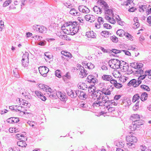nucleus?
Here are the masks:
<instances>
[{
  "label": "nucleus",
  "mask_w": 151,
  "mask_h": 151,
  "mask_svg": "<svg viewBox=\"0 0 151 151\" xmlns=\"http://www.w3.org/2000/svg\"><path fill=\"white\" fill-rule=\"evenodd\" d=\"M114 87L109 85L107 89L103 88L102 90H97L93 93V98L95 100L93 104V106L99 107L104 106L108 96L111 94Z\"/></svg>",
  "instance_id": "1"
},
{
  "label": "nucleus",
  "mask_w": 151,
  "mask_h": 151,
  "mask_svg": "<svg viewBox=\"0 0 151 151\" xmlns=\"http://www.w3.org/2000/svg\"><path fill=\"white\" fill-rule=\"evenodd\" d=\"M80 25L76 22H69L65 23L61 27V29L65 34L74 35L79 29Z\"/></svg>",
  "instance_id": "2"
},
{
  "label": "nucleus",
  "mask_w": 151,
  "mask_h": 151,
  "mask_svg": "<svg viewBox=\"0 0 151 151\" xmlns=\"http://www.w3.org/2000/svg\"><path fill=\"white\" fill-rule=\"evenodd\" d=\"M97 3L99 4L98 6H95L93 8V11L96 14H100L104 9L109 8L108 4L104 1L98 0Z\"/></svg>",
  "instance_id": "3"
},
{
  "label": "nucleus",
  "mask_w": 151,
  "mask_h": 151,
  "mask_svg": "<svg viewBox=\"0 0 151 151\" xmlns=\"http://www.w3.org/2000/svg\"><path fill=\"white\" fill-rule=\"evenodd\" d=\"M108 8H109L105 9H104L105 12V18L110 23L114 24L116 21L113 18L114 16L113 12L112 9Z\"/></svg>",
  "instance_id": "4"
},
{
  "label": "nucleus",
  "mask_w": 151,
  "mask_h": 151,
  "mask_svg": "<svg viewBox=\"0 0 151 151\" xmlns=\"http://www.w3.org/2000/svg\"><path fill=\"white\" fill-rule=\"evenodd\" d=\"M126 140L128 143H127V147L129 149L134 148L135 145V144L137 141V138L136 137L132 135H128L126 137Z\"/></svg>",
  "instance_id": "5"
},
{
  "label": "nucleus",
  "mask_w": 151,
  "mask_h": 151,
  "mask_svg": "<svg viewBox=\"0 0 151 151\" xmlns=\"http://www.w3.org/2000/svg\"><path fill=\"white\" fill-rule=\"evenodd\" d=\"M121 61L118 59H111L109 62V64L110 67L114 69H116L120 67Z\"/></svg>",
  "instance_id": "6"
},
{
  "label": "nucleus",
  "mask_w": 151,
  "mask_h": 151,
  "mask_svg": "<svg viewBox=\"0 0 151 151\" xmlns=\"http://www.w3.org/2000/svg\"><path fill=\"white\" fill-rule=\"evenodd\" d=\"M32 28L35 31L42 34L45 33L47 31V28L42 25L35 24Z\"/></svg>",
  "instance_id": "7"
},
{
  "label": "nucleus",
  "mask_w": 151,
  "mask_h": 151,
  "mask_svg": "<svg viewBox=\"0 0 151 151\" xmlns=\"http://www.w3.org/2000/svg\"><path fill=\"white\" fill-rule=\"evenodd\" d=\"M89 100H83L81 101L78 103L79 107L82 108V109L84 111L88 110L90 109L89 107Z\"/></svg>",
  "instance_id": "8"
},
{
  "label": "nucleus",
  "mask_w": 151,
  "mask_h": 151,
  "mask_svg": "<svg viewBox=\"0 0 151 151\" xmlns=\"http://www.w3.org/2000/svg\"><path fill=\"white\" fill-rule=\"evenodd\" d=\"M29 54L28 52L24 54L22 60V65L24 67H27L29 63Z\"/></svg>",
  "instance_id": "9"
},
{
  "label": "nucleus",
  "mask_w": 151,
  "mask_h": 151,
  "mask_svg": "<svg viewBox=\"0 0 151 151\" xmlns=\"http://www.w3.org/2000/svg\"><path fill=\"white\" fill-rule=\"evenodd\" d=\"M78 68L80 71V73L79 74L80 77L83 78L87 76L88 74V72L84 69L83 67L81 66L80 65H79L78 66Z\"/></svg>",
  "instance_id": "10"
},
{
  "label": "nucleus",
  "mask_w": 151,
  "mask_h": 151,
  "mask_svg": "<svg viewBox=\"0 0 151 151\" xmlns=\"http://www.w3.org/2000/svg\"><path fill=\"white\" fill-rule=\"evenodd\" d=\"M38 69L40 74L44 77L47 76V74L49 71L48 68L45 66L40 67Z\"/></svg>",
  "instance_id": "11"
},
{
  "label": "nucleus",
  "mask_w": 151,
  "mask_h": 151,
  "mask_svg": "<svg viewBox=\"0 0 151 151\" xmlns=\"http://www.w3.org/2000/svg\"><path fill=\"white\" fill-rule=\"evenodd\" d=\"M119 103H120L123 106H127L131 104V101L126 97H124L119 100Z\"/></svg>",
  "instance_id": "12"
},
{
  "label": "nucleus",
  "mask_w": 151,
  "mask_h": 151,
  "mask_svg": "<svg viewBox=\"0 0 151 151\" xmlns=\"http://www.w3.org/2000/svg\"><path fill=\"white\" fill-rule=\"evenodd\" d=\"M142 83L140 80H136L135 79H133L131 80L128 83L129 86H132L134 87L139 86Z\"/></svg>",
  "instance_id": "13"
},
{
  "label": "nucleus",
  "mask_w": 151,
  "mask_h": 151,
  "mask_svg": "<svg viewBox=\"0 0 151 151\" xmlns=\"http://www.w3.org/2000/svg\"><path fill=\"white\" fill-rule=\"evenodd\" d=\"M129 67V65L128 63L124 61H121L120 67L119 68L121 69V70L122 72H124L127 71Z\"/></svg>",
  "instance_id": "14"
},
{
  "label": "nucleus",
  "mask_w": 151,
  "mask_h": 151,
  "mask_svg": "<svg viewBox=\"0 0 151 151\" xmlns=\"http://www.w3.org/2000/svg\"><path fill=\"white\" fill-rule=\"evenodd\" d=\"M17 112H19L20 114H28V116H29V115L31 116V114L30 113L26 112L27 111V110L23 107L17 106Z\"/></svg>",
  "instance_id": "15"
},
{
  "label": "nucleus",
  "mask_w": 151,
  "mask_h": 151,
  "mask_svg": "<svg viewBox=\"0 0 151 151\" xmlns=\"http://www.w3.org/2000/svg\"><path fill=\"white\" fill-rule=\"evenodd\" d=\"M86 81L88 83L94 85L98 82V80L95 77L91 75H89L88 76Z\"/></svg>",
  "instance_id": "16"
},
{
  "label": "nucleus",
  "mask_w": 151,
  "mask_h": 151,
  "mask_svg": "<svg viewBox=\"0 0 151 151\" xmlns=\"http://www.w3.org/2000/svg\"><path fill=\"white\" fill-rule=\"evenodd\" d=\"M117 104V102L115 101L114 100H109V97L108 96V98L106 99V101L104 106H107V108H108V106L112 105L115 106H116Z\"/></svg>",
  "instance_id": "17"
},
{
  "label": "nucleus",
  "mask_w": 151,
  "mask_h": 151,
  "mask_svg": "<svg viewBox=\"0 0 151 151\" xmlns=\"http://www.w3.org/2000/svg\"><path fill=\"white\" fill-rule=\"evenodd\" d=\"M78 9L80 12L84 13H88L90 11L89 9L86 6H80L78 7Z\"/></svg>",
  "instance_id": "18"
},
{
  "label": "nucleus",
  "mask_w": 151,
  "mask_h": 151,
  "mask_svg": "<svg viewBox=\"0 0 151 151\" xmlns=\"http://www.w3.org/2000/svg\"><path fill=\"white\" fill-rule=\"evenodd\" d=\"M85 18L86 21L91 22H93L95 20V16L92 15H87L85 16Z\"/></svg>",
  "instance_id": "19"
},
{
  "label": "nucleus",
  "mask_w": 151,
  "mask_h": 151,
  "mask_svg": "<svg viewBox=\"0 0 151 151\" xmlns=\"http://www.w3.org/2000/svg\"><path fill=\"white\" fill-rule=\"evenodd\" d=\"M96 35L93 31L87 32L86 33V36L88 38H95L96 37Z\"/></svg>",
  "instance_id": "20"
},
{
  "label": "nucleus",
  "mask_w": 151,
  "mask_h": 151,
  "mask_svg": "<svg viewBox=\"0 0 151 151\" xmlns=\"http://www.w3.org/2000/svg\"><path fill=\"white\" fill-rule=\"evenodd\" d=\"M48 90V91H47V92H48L47 94L49 97L52 99L56 98L57 96V92L54 93L52 92V89L50 88H49Z\"/></svg>",
  "instance_id": "21"
},
{
  "label": "nucleus",
  "mask_w": 151,
  "mask_h": 151,
  "mask_svg": "<svg viewBox=\"0 0 151 151\" xmlns=\"http://www.w3.org/2000/svg\"><path fill=\"white\" fill-rule=\"evenodd\" d=\"M57 96L62 101H65L66 99L65 95L60 91L57 92Z\"/></svg>",
  "instance_id": "22"
},
{
  "label": "nucleus",
  "mask_w": 151,
  "mask_h": 151,
  "mask_svg": "<svg viewBox=\"0 0 151 151\" xmlns=\"http://www.w3.org/2000/svg\"><path fill=\"white\" fill-rule=\"evenodd\" d=\"M78 87L79 89L86 90L88 88L87 84L84 83L80 82L78 85Z\"/></svg>",
  "instance_id": "23"
},
{
  "label": "nucleus",
  "mask_w": 151,
  "mask_h": 151,
  "mask_svg": "<svg viewBox=\"0 0 151 151\" xmlns=\"http://www.w3.org/2000/svg\"><path fill=\"white\" fill-rule=\"evenodd\" d=\"M132 122L135 125V126H137V128L139 127L140 126L143 125L144 122L143 120L139 119Z\"/></svg>",
  "instance_id": "24"
},
{
  "label": "nucleus",
  "mask_w": 151,
  "mask_h": 151,
  "mask_svg": "<svg viewBox=\"0 0 151 151\" xmlns=\"http://www.w3.org/2000/svg\"><path fill=\"white\" fill-rule=\"evenodd\" d=\"M112 77L110 75H104L102 76V79L104 81H110L112 78Z\"/></svg>",
  "instance_id": "25"
},
{
  "label": "nucleus",
  "mask_w": 151,
  "mask_h": 151,
  "mask_svg": "<svg viewBox=\"0 0 151 151\" xmlns=\"http://www.w3.org/2000/svg\"><path fill=\"white\" fill-rule=\"evenodd\" d=\"M66 91L67 94L71 98H74V96H75V95H74V92L69 88H68L66 89Z\"/></svg>",
  "instance_id": "26"
},
{
  "label": "nucleus",
  "mask_w": 151,
  "mask_h": 151,
  "mask_svg": "<svg viewBox=\"0 0 151 151\" xmlns=\"http://www.w3.org/2000/svg\"><path fill=\"white\" fill-rule=\"evenodd\" d=\"M79 99L85 100V99L87 100H89L88 98L87 99V95L86 94V93L81 91V93H80V95L78 96Z\"/></svg>",
  "instance_id": "27"
},
{
  "label": "nucleus",
  "mask_w": 151,
  "mask_h": 151,
  "mask_svg": "<svg viewBox=\"0 0 151 151\" xmlns=\"http://www.w3.org/2000/svg\"><path fill=\"white\" fill-rule=\"evenodd\" d=\"M140 116L138 114H133L132 115L130 119L133 122L140 119Z\"/></svg>",
  "instance_id": "28"
},
{
  "label": "nucleus",
  "mask_w": 151,
  "mask_h": 151,
  "mask_svg": "<svg viewBox=\"0 0 151 151\" xmlns=\"http://www.w3.org/2000/svg\"><path fill=\"white\" fill-rule=\"evenodd\" d=\"M133 0H127L126 1L122 2L121 4L122 5L131 6L132 4L133 5L134 4L133 3Z\"/></svg>",
  "instance_id": "29"
},
{
  "label": "nucleus",
  "mask_w": 151,
  "mask_h": 151,
  "mask_svg": "<svg viewBox=\"0 0 151 151\" xmlns=\"http://www.w3.org/2000/svg\"><path fill=\"white\" fill-rule=\"evenodd\" d=\"M61 54L65 56V57H67L71 58L72 57V54L66 51H62L61 52Z\"/></svg>",
  "instance_id": "30"
},
{
  "label": "nucleus",
  "mask_w": 151,
  "mask_h": 151,
  "mask_svg": "<svg viewBox=\"0 0 151 151\" xmlns=\"http://www.w3.org/2000/svg\"><path fill=\"white\" fill-rule=\"evenodd\" d=\"M134 20V23L133 24V28L134 29H136L139 26V24L138 22V19L137 17H135Z\"/></svg>",
  "instance_id": "31"
},
{
  "label": "nucleus",
  "mask_w": 151,
  "mask_h": 151,
  "mask_svg": "<svg viewBox=\"0 0 151 151\" xmlns=\"http://www.w3.org/2000/svg\"><path fill=\"white\" fill-rule=\"evenodd\" d=\"M69 13L70 14L74 16H78L80 14V12H77L74 9H71Z\"/></svg>",
  "instance_id": "32"
},
{
  "label": "nucleus",
  "mask_w": 151,
  "mask_h": 151,
  "mask_svg": "<svg viewBox=\"0 0 151 151\" xmlns=\"http://www.w3.org/2000/svg\"><path fill=\"white\" fill-rule=\"evenodd\" d=\"M25 140H23L17 142V145L18 146L22 147H25L27 145V144L25 142Z\"/></svg>",
  "instance_id": "33"
},
{
  "label": "nucleus",
  "mask_w": 151,
  "mask_h": 151,
  "mask_svg": "<svg viewBox=\"0 0 151 151\" xmlns=\"http://www.w3.org/2000/svg\"><path fill=\"white\" fill-rule=\"evenodd\" d=\"M38 86L40 89L45 91L46 92H47L48 88H50L48 86L42 84H40Z\"/></svg>",
  "instance_id": "34"
},
{
  "label": "nucleus",
  "mask_w": 151,
  "mask_h": 151,
  "mask_svg": "<svg viewBox=\"0 0 151 151\" xmlns=\"http://www.w3.org/2000/svg\"><path fill=\"white\" fill-rule=\"evenodd\" d=\"M16 138L18 139L22 140H27L26 137L24 136L22 134H18L16 135Z\"/></svg>",
  "instance_id": "35"
},
{
  "label": "nucleus",
  "mask_w": 151,
  "mask_h": 151,
  "mask_svg": "<svg viewBox=\"0 0 151 151\" xmlns=\"http://www.w3.org/2000/svg\"><path fill=\"white\" fill-rule=\"evenodd\" d=\"M147 97V94L146 92L143 93L140 96V99L142 101H144L146 100Z\"/></svg>",
  "instance_id": "36"
},
{
  "label": "nucleus",
  "mask_w": 151,
  "mask_h": 151,
  "mask_svg": "<svg viewBox=\"0 0 151 151\" xmlns=\"http://www.w3.org/2000/svg\"><path fill=\"white\" fill-rule=\"evenodd\" d=\"M125 32L124 30L121 29L118 30L116 32V34L117 35H119L120 37H123L124 36Z\"/></svg>",
  "instance_id": "37"
},
{
  "label": "nucleus",
  "mask_w": 151,
  "mask_h": 151,
  "mask_svg": "<svg viewBox=\"0 0 151 151\" xmlns=\"http://www.w3.org/2000/svg\"><path fill=\"white\" fill-rule=\"evenodd\" d=\"M140 96L138 94H136L134 95L132 98V101L133 102H135L136 101H137L140 98Z\"/></svg>",
  "instance_id": "38"
},
{
  "label": "nucleus",
  "mask_w": 151,
  "mask_h": 151,
  "mask_svg": "<svg viewBox=\"0 0 151 151\" xmlns=\"http://www.w3.org/2000/svg\"><path fill=\"white\" fill-rule=\"evenodd\" d=\"M101 34L102 36L106 37H109V32L108 31H104L101 32ZM110 34H111V33H110Z\"/></svg>",
  "instance_id": "39"
},
{
  "label": "nucleus",
  "mask_w": 151,
  "mask_h": 151,
  "mask_svg": "<svg viewBox=\"0 0 151 151\" xmlns=\"http://www.w3.org/2000/svg\"><path fill=\"white\" fill-rule=\"evenodd\" d=\"M147 8L146 5H140L139 6V10L141 12H143L144 10L146 9Z\"/></svg>",
  "instance_id": "40"
},
{
  "label": "nucleus",
  "mask_w": 151,
  "mask_h": 151,
  "mask_svg": "<svg viewBox=\"0 0 151 151\" xmlns=\"http://www.w3.org/2000/svg\"><path fill=\"white\" fill-rule=\"evenodd\" d=\"M13 73L15 77L17 78L20 77V75L17 68H16L13 70Z\"/></svg>",
  "instance_id": "41"
},
{
  "label": "nucleus",
  "mask_w": 151,
  "mask_h": 151,
  "mask_svg": "<svg viewBox=\"0 0 151 151\" xmlns=\"http://www.w3.org/2000/svg\"><path fill=\"white\" fill-rule=\"evenodd\" d=\"M71 76L70 75V73L68 72L67 73L65 74L63 76V79L64 81H65L66 79H69L70 78Z\"/></svg>",
  "instance_id": "42"
},
{
  "label": "nucleus",
  "mask_w": 151,
  "mask_h": 151,
  "mask_svg": "<svg viewBox=\"0 0 151 151\" xmlns=\"http://www.w3.org/2000/svg\"><path fill=\"white\" fill-rule=\"evenodd\" d=\"M129 129L131 131H134L137 128V126H135V125L134 124L133 122H132V124H131L129 126Z\"/></svg>",
  "instance_id": "43"
},
{
  "label": "nucleus",
  "mask_w": 151,
  "mask_h": 151,
  "mask_svg": "<svg viewBox=\"0 0 151 151\" xmlns=\"http://www.w3.org/2000/svg\"><path fill=\"white\" fill-rule=\"evenodd\" d=\"M86 66L87 68L89 69H92L94 67V65L91 63H87Z\"/></svg>",
  "instance_id": "44"
},
{
  "label": "nucleus",
  "mask_w": 151,
  "mask_h": 151,
  "mask_svg": "<svg viewBox=\"0 0 151 151\" xmlns=\"http://www.w3.org/2000/svg\"><path fill=\"white\" fill-rule=\"evenodd\" d=\"M141 88L147 91H149L150 90V88L147 86L142 85L140 86Z\"/></svg>",
  "instance_id": "45"
},
{
  "label": "nucleus",
  "mask_w": 151,
  "mask_h": 151,
  "mask_svg": "<svg viewBox=\"0 0 151 151\" xmlns=\"http://www.w3.org/2000/svg\"><path fill=\"white\" fill-rule=\"evenodd\" d=\"M133 5L132 4L131 6V5L128 6L130 8L128 9V11L130 12H133L136 9V8L133 7Z\"/></svg>",
  "instance_id": "46"
},
{
  "label": "nucleus",
  "mask_w": 151,
  "mask_h": 151,
  "mask_svg": "<svg viewBox=\"0 0 151 151\" xmlns=\"http://www.w3.org/2000/svg\"><path fill=\"white\" fill-rule=\"evenodd\" d=\"M110 39L111 40L114 42L116 43L118 41V38L114 35L111 37Z\"/></svg>",
  "instance_id": "47"
},
{
  "label": "nucleus",
  "mask_w": 151,
  "mask_h": 151,
  "mask_svg": "<svg viewBox=\"0 0 151 151\" xmlns=\"http://www.w3.org/2000/svg\"><path fill=\"white\" fill-rule=\"evenodd\" d=\"M125 37L127 39L129 40H133L132 39V36L129 34L128 33H126L124 35Z\"/></svg>",
  "instance_id": "48"
},
{
  "label": "nucleus",
  "mask_w": 151,
  "mask_h": 151,
  "mask_svg": "<svg viewBox=\"0 0 151 151\" xmlns=\"http://www.w3.org/2000/svg\"><path fill=\"white\" fill-rule=\"evenodd\" d=\"M125 37L127 39L129 40H133L132 39V36L129 34L128 33H126L124 35Z\"/></svg>",
  "instance_id": "49"
},
{
  "label": "nucleus",
  "mask_w": 151,
  "mask_h": 151,
  "mask_svg": "<svg viewBox=\"0 0 151 151\" xmlns=\"http://www.w3.org/2000/svg\"><path fill=\"white\" fill-rule=\"evenodd\" d=\"M23 102H22L23 103L22 104V105L24 106H26V107H29L30 104V103H28V102L27 101L24 100Z\"/></svg>",
  "instance_id": "50"
},
{
  "label": "nucleus",
  "mask_w": 151,
  "mask_h": 151,
  "mask_svg": "<svg viewBox=\"0 0 151 151\" xmlns=\"http://www.w3.org/2000/svg\"><path fill=\"white\" fill-rule=\"evenodd\" d=\"M111 86L114 87L113 89L114 88V87H115L117 88H120L122 86V84L117 82L116 84L114 85V86H113L112 85Z\"/></svg>",
  "instance_id": "51"
},
{
  "label": "nucleus",
  "mask_w": 151,
  "mask_h": 151,
  "mask_svg": "<svg viewBox=\"0 0 151 151\" xmlns=\"http://www.w3.org/2000/svg\"><path fill=\"white\" fill-rule=\"evenodd\" d=\"M11 0H6L3 4V6L4 7L6 6L9 4L11 3Z\"/></svg>",
  "instance_id": "52"
},
{
  "label": "nucleus",
  "mask_w": 151,
  "mask_h": 151,
  "mask_svg": "<svg viewBox=\"0 0 151 151\" xmlns=\"http://www.w3.org/2000/svg\"><path fill=\"white\" fill-rule=\"evenodd\" d=\"M81 91L79 90H76L75 91L74 94V95H76L75 96H74V98L76 97L77 96H78L80 95V93H81Z\"/></svg>",
  "instance_id": "53"
},
{
  "label": "nucleus",
  "mask_w": 151,
  "mask_h": 151,
  "mask_svg": "<svg viewBox=\"0 0 151 151\" xmlns=\"http://www.w3.org/2000/svg\"><path fill=\"white\" fill-rule=\"evenodd\" d=\"M55 74L56 76L59 78H60L61 76L60 71L59 70H57L55 72Z\"/></svg>",
  "instance_id": "54"
},
{
  "label": "nucleus",
  "mask_w": 151,
  "mask_h": 151,
  "mask_svg": "<svg viewBox=\"0 0 151 151\" xmlns=\"http://www.w3.org/2000/svg\"><path fill=\"white\" fill-rule=\"evenodd\" d=\"M98 22L100 24H102L104 22L103 19L100 17H99L98 18Z\"/></svg>",
  "instance_id": "55"
},
{
  "label": "nucleus",
  "mask_w": 151,
  "mask_h": 151,
  "mask_svg": "<svg viewBox=\"0 0 151 151\" xmlns=\"http://www.w3.org/2000/svg\"><path fill=\"white\" fill-rule=\"evenodd\" d=\"M112 52L115 54H116L122 52V50H119L115 49H113L112 50Z\"/></svg>",
  "instance_id": "56"
},
{
  "label": "nucleus",
  "mask_w": 151,
  "mask_h": 151,
  "mask_svg": "<svg viewBox=\"0 0 151 151\" xmlns=\"http://www.w3.org/2000/svg\"><path fill=\"white\" fill-rule=\"evenodd\" d=\"M105 83H100L99 84V86L101 88V90H102V89L104 88H106L107 89L106 87V86H105Z\"/></svg>",
  "instance_id": "57"
},
{
  "label": "nucleus",
  "mask_w": 151,
  "mask_h": 151,
  "mask_svg": "<svg viewBox=\"0 0 151 151\" xmlns=\"http://www.w3.org/2000/svg\"><path fill=\"white\" fill-rule=\"evenodd\" d=\"M143 66V64L142 63H137V65H136V68L140 69L142 68Z\"/></svg>",
  "instance_id": "58"
},
{
  "label": "nucleus",
  "mask_w": 151,
  "mask_h": 151,
  "mask_svg": "<svg viewBox=\"0 0 151 151\" xmlns=\"http://www.w3.org/2000/svg\"><path fill=\"white\" fill-rule=\"evenodd\" d=\"M106 108L108 110L109 112L114 111L115 110L114 108L110 107V106H108V108H107V106H106Z\"/></svg>",
  "instance_id": "59"
},
{
  "label": "nucleus",
  "mask_w": 151,
  "mask_h": 151,
  "mask_svg": "<svg viewBox=\"0 0 151 151\" xmlns=\"http://www.w3.org/2000/svg\"><path fill=\"white\" fill-rule=\"evenodd\" d=\"M124 142H118V143H117L116 145L118 146V147H122L124 146Z\"/></svg>",
  "instance_id": "60"
},
{
  "label": "nucleus",
  "mask_w": 151,
  "mask_h": 151,
  "mask_svg": "<svg viewBox=\"0 0 151 151\" xmlns=\"http://www.w3.org/2000/svg\"><path fill=\"white\" fill-rule=\"evenodd\" d=\"M136 46L135 45H132L129 47L130 49L134 51L137 50V48L136 47Z\"/></svg>",
  "instance_id": "61"
},
{
  "label": "nucleus",
  "mask_w": 151,
  "mask_h": 151,
  "mask_svg": "<svg viewBox=\"0 0 151 151\" xmlns=\"http://www.w3.org/2000/svg\"><path fill=\"white\" fill-rule=\"evenodd\" d=\"M144 75H146V76L148 75L151 76V70H148L145 71Z\"/></svg>",
  "instance_id": "62"
},
{
  "label": "nucleus",
  "mask_w": 151,
  "mask_h": 151,
  "mask_svg": "<svg viewBox=\"0 0 151 151\" xmlns=\"http://www.w3.org/2000/svg\"><path fill=\"white\" fill-rule=\"evenodd\" d=\"M104 26L105 28L107 29H110L111 28L110 25L107 23L104 24Z\"/></svg>",
  "instance_id": "63"
},
{
  "label": "nucleus",
  "mask_w": 151,
  "mask_h": 151,
  "mask_svg": "<svg viewBox=\"0 0 151 151\" xmlns=\"http://www.w3.org/2000/svg\"><path fill=\"white\" fill-rule=\"evenodd\" d=\"M43 101H45L46 99V97L44 96L42 94L40 96H39V97Z\"/></svg>",
  "instance_id": "64"
}]
</instances>
